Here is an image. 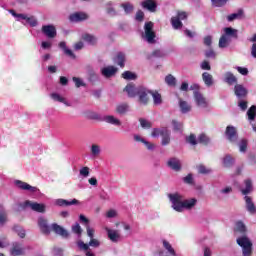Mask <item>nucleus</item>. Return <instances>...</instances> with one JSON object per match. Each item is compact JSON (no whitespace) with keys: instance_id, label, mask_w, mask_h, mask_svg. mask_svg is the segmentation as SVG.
<instances>
[{"instance_id":"obj_1","label":"nucleus","mask_w":256,"mask_h":256,"mask_svg":"<svg viewBox=\"0 0 256 256\" xmlns=\"http://www.w3.org/2000/svg\"><path fill=\"white\" fill-rule=\"evenodd\" d=\"M236 243L242 248V256L253 255V243L246 235L238 237Z\"/></svg>"},{"instance_id":"obj_2","label":"nucleus","mask_w":256,"mask_h":256,"mask_svg":"<svg viewBox=\"0 0 256 256\" xmlns=\"http://www.w3.org/2000/svg\"><path fill=\"white\" fill-rule=\"evenodd\" d=\"M168 199L171 203L172 209L178 213L183 212V195L178 192L168 194Z\"/></svg>"},{"instance_id":"obj_3","label":"nucleus","mask_w":256,"mask_h":256,"mask_svg":"<svg viewBox=\"0 0 256 256\" xmlns=\"http://www.w3.org/2000/svg\"><path fill=\"white\" fill-rule=\"evenodd\" d=\"M21 209H31L32 211H35L36 213H45L47 206L43 203H37L30 200H26L25 202H22L19 204Z\"/></svg>"},{"instance_id":"obj_4","label":"nucleus","mask_w":256,"mask_h":256,"mask_svg":"<svg viewBox=\"0 0 256 256\" xmlns=\"http://www.w3.org/2000/svg\"><path fill=\"white\" fill-rule=\"evenodd\" d=\"M12 17H15L16 21H26L30 27H37L38 22L35 16H29L27 14H18L15 10H10Z\"/></svg>"},{"instance_id":"obj_5","label":"nucleus","mask_w":256,"mask_h":256,"mask_svg":"<svg viewBox=\"0 0 256 256\" xmlns=\"http://www.w3.org/2000/svg\"><path fill=\"white\" fill-rule=\"evenodd\" d=\"M154 24L153 22H146L144 25V39L150 45L155 43V31H153Z\"/></svg>"},{"instance_id":"obj_6","label":"nucleus","mask_w":256,"mask_h":256,"mask_svg":"<svg viewBox=\"0 0 256 256\" xmlns=\"http://www.w3.org/2000/svg\"><path fill=\"white\" fill-rule=\"evenodd\" d=\"M29 247L23 246L22 243L14 242L10 248V255L12 256H23L27 253Z\"/></svg>"},{"instance_id":"obj_7","label":"nucleus","mask_w":256,"mask_h":256,"mask_svg":"<svg viewBox=\"0 0 256 256\" xmlns=\"http://www.w3.org/2000/svg\"><path fill=\"white\" fill-rule=\"evenodd\" d=\"M41 31L48 39H55L57 37V28L53 24L43 25Z\"/></svg>"},{"instance_id":"obj_8","label":"nucleus","mask_w":256,"mask_h":256,"mask_svg":"<svg viewBox=\"0 0 256 256\" xmlns=\"http://www.w3.org/2000/svg\"><path fill=\"white\" fill-rule=\"evenodd\" d=\"M225 135L230 143H237V139H239V134H237V128H235V126H227Z\"/></svg>"},{"instance_id":"obj_9","label":"nucleus","mask_w":256,"mask_h":256,"mask_svg":"<svg viewBox=\"0 0 256 256\" xmlns=\"http://www.w3.org/2000/svg\"><path fill=\"white\" fill-rule=\"evenodd\" d=\"M149 95H151V90L146 87L139 86L138 95L140 103L147 105L149 103Z\"/></svg>"},{"instance_id":"obj_10","label":"nucleus","mask_w":256,"mask_h":256,"mask_svg":"<svg viewBox=\"0 0 256 256\" xmlns=\"http://www.w3.org/2000/svg\"><path fill=\"white\" fill-rule=\"evenodd\" d=\"M194 101L199 109H207L209 107V102H207V99H205L203 94L198 91H194Z\"/></svg>"},{"instance_id":"obj_11","label":"nucleus","mask_w":256,"mask_h":256,"mask_svg":"<svg viewBox=\"0 0 256 256\" xmlns=\"http://www.w3.org/2000/svg\"><path fill=\"white\" fill-rule=\"evenodd\" d=\"M14 185L18 187V189H21V191H28L29 193H37L39 189L35 186H31L27 182H23L21 180H15Z\"/></svg>"},{"instance_id":"obj_12","label":"nucleus","mask_w":256,"mask_h":256,"mask_svg":"<svg viewBox=\"0 0 256 256\" xmlns=\"http://www.w3.org/2000/svg\"><path fill=\"white\" fill-rule=\"evenodd\" d=\"M234 95L237 97V99H247L249 90H247L243 84H236L234 86Z\"/></svg>"},{"instance_id":"obj_13","label":"nucleus","mask_w":256,"mask_h":256,"mask_svg":"<svg viewBox=\"0 0 256 256\" xmlns=\"http://www.w3.org/2000/svg\"><path fill=\"white\" fill-rule=\"evenodd\" d=\"M38 227L44 235H49L51 233V226H49V222H47L45 217L38 218Z\"/></svg>"},{"instance_id":"obj_14","label":"nucleus","mask_w":256,"mask_h":256,"mask_svg":"<svg viewBox=\"0 0 256 256\" xmlns=\"http://www.w3.org/2000/svg\"><path fill=\"white\" fill-rule=\"evenodd\" d=\"M105 231L108 235V239H110L112 243H118L119 240L121 239V233H119V230H113L109 227H106Z\"/></svg>"},{"instance_id":"obj_15","label":"nucleus","mask_w":256,"mask_h":256,"mask_svg":"<svg viewBox=\"0 0 256 256\" xmlns=\"http://www.w3.org/2000/svg\"><path fill=\"white\" fill-rule=\"evenodd\" d=\"M69 19L72 23H79L80 21H87L89 15L83 12H76L69 16Z\"/></svg>"},{"instance_id":"obj_16","label":"nucleus","mask_w":256,"mask_h":256,"mask_svg":"<svg viewBox=\"0 0 256 256\" xmlns=\"http://www.w3.org/2000/svg\"><path fill=\"white\" fill-rule=\"evenodd\" d=\"M81 202H79V200L77 199H72V200H65V199H56L55 200V205H57L58 207H69L71 205H80Z\"/></svg>"},{"instance_id":"obj_17","label":"nucleus","mask_w":256,"mask_h":256,"mask_svg":"<svg viewBox=\"0 0 256 256\" xmlns=\"http://www.w3.org/2000/svg\"><path fill=\"white\" fill-rule=\"evenodd\" d=\"M141 6L150 13L157 11V2H155V0H144L141 2Z\"/></svg>"},{"instance_id":"obj_18","label":"nucleus","mask_w":256,"mask_h":256,"mask_svg":"<svg viewBox=\"0 0 256 256\" xmlns=\"http://www.w3.org/2000/svg\"><path fill=\"white\" fill-rule=\"evenodd\" d=\"M51 227H52V231H54L56 235H60V237H63L64 239H67V237H69V232L62 226L54 223L52 224Z\"/></svg>"},{"instance_id":"obj_19","label":"nucleus","mask_w":256,"mask_h":256,"mask_svg":"<svg viewBox=\"0 0 256 256\" xmlns=\"http://www.w3.org/2000/svg\"><path fill=\"white\" fill-rule=\"evenodd\" d=\"M125 61H127V56L123 52H118L114 57V63L122 69L125 67Z\"/></svg>"},{"instance_id":"obj_20","label":"nucleus","mask_w":256,"mask_h":256,"mask_svg":"<svg viewBox=\"0 0 256 256\" xmlns=\"http://www.w3.org/2000/svg\"><path fill=\"white\" fill-rule=\"evenodd\" d=\"M244 200H245V203H246L247 211L250 212L251 215H255L256 207H255V203H253V199L249 196H245Z\"/></svg>"},{"instance_id":"obj_21","label":"nucleus","mask_w":256,"mask_h":256,"mask_svg":"<svg viewBox=\"0 0 256 256\" xmlns=\"http://www.w3.org/2000/svg\"><path fill=\"white\" fill-rule=\"evenodd\" d=\"M134 140L137 141L138 143H143V145H145L148 151H153V149H155V144L145 140L140 135H134Z\"/></svg>"},{"instance_id":"obj_22","label":"nucleus","mask_w":256,"mask_h":256,"mask_svg":"<svg viewBox=\"0 0 256 256\" xmlns=\"http://www.w3.org/2000/svg\"><path fill=\"white\" fill-rule=\"evenodd\" d=\"M101 73L106 78L113 77V75L117 73V67L115 66L104 67L102 68Z\"/></svg>"},{"instance_id":"obj_23","label":"nucleus","mask_w":256,"mask_h":256,"mask_svg":"<svg viewBox=\"0 0 256 256\" xmlns=\"http://www.w3.org/2000/svg\"><path fill=\"white\" fill-rule=\"evenodd\" d=\"M223 81L224 83H227V85H237V77L231 72H226L224 74Z\"/></svg>"},{"instance_id":"obj_24","label":"nucleus","mask_w":256,"mask_h":256,"mask_svg":"<svg viewBox=\"0 0 256 256\" xmlns=\"http://www.w3.org/2000/svg\"><path fill=\"white\" fill-rule=\"evenodd\" d=\"M168 167L173 171H181V161L177 158H171L168 160Z\"/></svg>"},{"instance_id":"obj_25","label":"nucleus","mask_w":256,"mask_h":256,"mask_svg":"<svg viewBox=\"0 0 256 256\" xmlns=\"http://www.w3.org/2000/svg\"><path fill=\"white\" fill-rule=\"evenodd\" d=\"M179 108L183 115H187V113H190L191 111V104L189 102L184 100H179Z\"/></svg>"},{"instance_id":"obj_26","label":"nucleus","mask_w":256,"mask_h":256,"mask_svg":"<svg viewBox=\"0 0 256 256\" xmlns=\"http://www.w3.org/2000/svg\"><path fill=\"white\" fill-rule=\"evenodd\" d=\"M77 245L79 249H81V251H85L86 256H95V253H93L91 249H89V244H85V242L80 240L77 242Z\"/></svg>"},{"instance_id":"obj_27","label":"nucleus","mask_w":256,"mask_h":256,"mask_svg":"<svg viewBox=\"0 0 256 256\" xmlns=\"http://www.w3.org/2000/svg\"><path fill=\"white\" fill-rule=\"evenodd\" d=\"M197 205V199L195 198H190L187 200H183L182 202V211L184 209H193Z\"/></svg>"},{"instance_id":"obj_28","label":"nucleus","mask_w":256,"mask_h":256,"mask_svg":"<svg viewBox=\"0 0 256 256\" xmlns=\"http://www.w3.org/2000/svg\"><path fill=\"white\" fill-rule=\"evenodd\" d=\"M202 80L204 82V85H206V87H212L214 83L213 75H211L209 72L202 73Z\"/></svg>"},{"instance_id":"obj_29","label":"nucleus","mask_w":256,"mask_h":256,"mask_svg":"<svg viewBox=\"0 0 256 256\" xmlns=\"http://www.w3.org/2000/svg\"><path fill=\"white\" fill-rule=\"evenodd\" d=\"M120 7L123 8L125 15H131L135 10V6L131 2H123L120 4Z\"/></svg>"},{"instance_id":"obj_30","label":"nucleus","mask_w":256,"mask_h":256,"mask_svg":"<svg viewBox=\"0 0 256 256\" xmlns=\"http://www.w3.org/2000/svg\"><path fill=\"white\" fill-rule=\"evenodd\" d=\"M125 91L128 93V97H137L139 94V86L135 87L134 85H127Z\"/></svg>"},{"instance_id":"obj_31","label":"nucleus","mask_w":256,"mask_h":256,"mask_svg":"<svg viewBox=\"0 0 256 256\" xmlns=\"http://www.w3.org/2000/svg\"><path fill=\"white\" fill-rule=\"evenodd\" d=\"M245 188L241 189L242 195H249L251 191H253V182L251 179H247L244 181Z\"/></svg>"},{"instance_id":"obj_32","label":"nucleus","mask_w":256,"mask_h":256,"mask_svg":"<svg viewBox=\"0 0 256 256\" xmlns=\"http://www.w3.org/2000/svg\"><path fill=\"white\" fill-rule=\"evenodd\" d=\"M59 47L64 51L65 55L71 57V59H75V54L73 53V50L67 48V43L65 41L60 42Z\"/></svg>"},{"instance_id":"obj_33","label":"nucleus","mask_w":256,"mask_h":256,"mask_svg":"<svg viewBox=\"0 0 256 256\" xmlns=\"http://www.w3.org/2000/svg\"><path fill=\"white\" fill-rule=\"evenodd\" d=\"M150 95L153 98L154 105H161V103H163V98L157 90H151Z\"/></svg>"},{"instance_id":"obj_34","label":"nucleus","mask_w":256,"mask_h":256,"mask_svg":"<svg viewBox=\"0 0 256 256\" xmlns=\"http://www.w3.org/2000/svg\"><path fill=\"white\" fill-rule=\"evenodd\" d=\"M223 166L227 169H231L233 165H235V158L231 157V155H226L222 160Z\"/></svg>"},{"instance_id":"obj_35","label":"nucleus","mask_w":256,"mask_h":256,"mask_svg":"<svg viewBox=\"0 0 256 256\" xmlns=\"http://www.w3.org/2000/svg\"><path fill=\"white\" fill-rule=\"evenodd\" d=\"M244 15H245V12L243 11V9H239L237 12L228 15L227 21L231 22V21H235V19H241L242 17H244Z\"/></svg>"},{"instance_id":"obj_36","label":"nucleus","mask_w":256,"mask_h":256,"mask_svg":"<svg viewBox=\"0 0 256 256\" xmlns=\"http://www.w3.org/2000/svg\"><path fill=\"white\" fill-rule=\"evenodd\" d=\"M105 123H109L110 125H116L119 127L121 125V120L115 118L113 115L104 116Z\"/></svg>"},{"instance_id":"obj_37","label":"nucleus","mask_w":256,"mask_h":256,"mask_svg":"<svg viewBox=\"0 0 256 256\" xmlns=\"http://www.w3.org/2000/svg\"><path fill=\"white\" fill-rule=\"evenodd\" d=\"M116 113H118V115H125V113H129V104L127 103L118 104L116 106Z\"/></svg>"},{"instance_id":"obj_38","label":"nucleus","mask_w":256,"mask_h":256,"mask_svg":"<svg viewBox=\"0 0 256 256\" xmlns=\"http://www.w3.org/2000/svg\"><path fill=\"white\" fill-rule=\"evenodd\" d=\"M235 232L241 233V235H245V233H247V226H245V223H243V221L236 222Z\"/></svg>"},{"instance_id":"obj_39","label":"nucleus","mask_w":256,"mask_h":256,"mask_svg":"<svg viewBox=\"0 0 256 256\" xmlns=\"http://www.w3.org/2000/svg\"><path fill=\"white\" fill-rule=\"evenodd\" d=\"M106 13L110 15V17H117L118 13L115 7H113V2L110 1L106 3Z\"/></svg>"},{"instance_id":"obj_40","label":"nucleus","mask_w":256,"mask_h":256,"mask_svg":"<svg viewBox=\"0 0 256 256\" xmlns=\"http://www.w3.org/2000/svg\"><path fill=\"white\" fill-rule=\"evenodd\" d=\"M152 57L156 59H163V57H167V52H165V50L162 49H156L151 53L150 58Z\"/></svg>"},{"instance_id":"obj_41","label":"nucleus","mask_w":256,"mask_h":256,"mask_svg":"<svg viewBox=\"0 0 256 256\" xmlns=\"http://www.w3.org/2000/svg\"><path fill=\"white\" fill-rule=\"evenodd\" d=\"M83 41H86V43H89V45H96L97 44V37L91 35V34H84L82 36Z\"/></svg>"},{"instance_id":"obj_42","label":"nucleus","mask_w":256,"mask_h":256,"mask_svg":"<svg viewBox=\"0 0 256 256\" xmlns=\"http://www.w3.org/2000/svg\"><path fill=\"white\" fill-rule=\"evenodd\" d=\"M229 43H231V38L224 36L223 34L219 40L220 49H225V47H228Z\"/></svg>"},{"instance_id":"obj_43","label":"nucleus","mask_w":256,"mask_h":256,"mask_svg":"<svg viewBox=\"0 0 256 256\" xmlns=\"http://www.w3.org/2000/svg\"><path fill=\"white\" fill-rule=\"evenodd\" d=\"M224 36L229 37V39H231V37L237 38V30L231 27H226L224 28Z\"/></svg>"},{"instance_id":"obj_44","label":"nucleus","mask_w":256,"mask_h":256,"mask_svg":"<svg viewBox=\"0 0 256 256\" xmlns=\"http://www.w3.org/2000/svg\"><path fill=\"white\" fill-rule=\"evenodd\" d=\"M165 83L169 87H175V85H177V79L173 75L169 74L165 77Z\"/></svg>"},{"instance_id":"obj_45","label":"nucleus","mask_w":256,"mask_h":256,"mask_svg":"<svg viewBox=\"0 0 256 256\" xmlns=\"http://www.w3.org/2000/svg\"><path fill=\"white\" fill-rule=\"evenodd\" d=\"M92 157H99L101 155V146L93 144L90 148Z\"/></svg>"},{"instance_id":"obj_46","label":"nucleus","mask_w":256,"mask_h":256,"mask_svg":"<svg viewBox=\"0 0 256 256\" xmlns=\"http://www.w3.org/2000/svg\"><path fill=\"white\" fill-rule=\"evenodd\" d=\"M169 143H171V133L166 129L162 135V145H169Z\"/></svg>"},{"instance_id":"obj_47","label":"nucleus","mask_w":256,"mask_h":256,"mask_svg":"<svg viewBox=\"0 0 256 256\" xmlns=\"http://www.w3.org/2000/svg\"><path fill=\"white\" fill-rule=\"evenodd\" d=\"M197 141L198 143H202V145H209V143H211V138L205 134H200Z\"/></svg>"},{"instance_id":"obj_48","label":"nucleus","mask_w":256,"mask_h":256,"mask_svg":"<svg viewBox=\"0 0 256 256\" xmlns=\"http://www.w3.org/2000/svg\"><path fill=\"white\" fill-rule=\"evenodd\" d=\"M198 173L201 175H209V173H213V170L211 168H207L205 165L200 164L198 167Z\"/></svg>"},{"instance_id":"obj_49","label":"nucleus","mask_w":256,"mask_h":256,"mask_svg":"<svg viewBox=\"0 0 256 256\" xmlns=\"http://www.w3.org/2000/svg\"><path fill=\"white\" fill-rule=\"evenodd\" d=\"M123 79H126V81H135L137 79V75L131 71H125L122 74Z\"/></svg>"},{"instance_id":"obj_50","label":"nucleus","mask_w":256,"mask_h":256,"mask_svg":"<svg viewBox=\"0 0 256 256\" xmlns=\"http://www.w3.org/2000/svg\"><path fill=\"white\" fill-rule=\"evenodd\" d=\"M7 222V212H5V208L0 204V225H5Z\"/></svg>"},{"instance_id":"obj_51","label":"nucleus","mask_w":256,"mask_h":256,"mask_svg":"<svg viewBox=\"0 0 256 256\" xmlns=\"http://www.w3.org/2000/svg\"><path fill=\"white\" fill-rule=\"evenodd\" d=\"M247 115H248L249 121H255V117H256V106L255 105L251 106L248 109Z\"/></svg>"},{"instance_id":"obj_52","label":"nucleus","mask_w":256,"mask_h":256,"mask_svg":"<svg viewBox=\"0 0 256 256\" xmlns=\"http://www.w3.org/2000/svg\"><path fill=\"white\" fill-rule=\"evenodd\" d=\"M171 23H172L173 29H181V27H183V22H181V20L177 17H172Z\"/></svg>"},{"instance_id":"obj_53","label":"nucleus","mask_w":256,"mask_h":256,"mask_svg":"<svg viewBox=\"0 0 256 256\" xmlns=\"http://www.w3.org/2000/svg\"><path fill=\"white\" fill-rule=\"evenodd\" d=\"M50 98L52 99V101H55L58 103H62L63 99H65L63 96H61V94H59L57 92L51 93Z\"/></svg>"},{"instance_id":"obj_54","label":"nucleus","mask_w":256,"mask_h":256,"mask_svg":"<svg viewBox=\"0 0 256 256\" xmlns=\"http://www.w3.org/2000/svg\"><path fill=\"white\" fill-rule=\"evenodd\" d=\"M183 182L186 185H195V179L193 178V174H188L186 177H184Z\"/></svg>"},{"instance_id":"obj_55","label":"nucleus","mask_w":256,"mask_h":256,"mask_svg":"<svg viewBox=\"0 0 256 256\" xmlns=\"http://www.w3.org/2000/svg\"><path fill=\"white\" fill-rule=\"evenodd\" d=\"M14 231L18 234L20 239H25V229L21 226H14Z\"/></svg>"},{"instance_id":"obj_56","label":"nucleus","mask_w":256,"mask_h":256,"mask_svg":"<svg viewBox=\"0 0 256 256\" xmlns=\"http://www.w3.org/2000/svg\"><path fill=\"white\" fill-rule=\"evenodd\" d=\"M79 173L81 177H84V179H87V177H89L90 175V169L89 167L84 166L80 169Z\"/></svg>"},{"instance_id":"obj_57","label":"nucleus","mask_w":256,"mask_h":256,"mask_svg":"<svg viewBox=\"0 0 256 256\" xmlns=\"http://www.w3.org/2000/svg\"><path fill=\"white\" fill-rule=\"evenodd\" d=\"M238 147H239L240 153H245V151H247V140L242 139L239 142Z\"/></svg>"},{"instance_id":"obj_58","label":"nucleus","mask_w":256,"mask_h":256,"mask_svg":"<svg viewBox=\"0 0 256 256\" xmlns=\"http://www.w3.org/2000/svg\"><path fill=\"white\" fill-rule=\"evenodd\" d=\"M167 130V128H162V129H159V128H155L153 131H152V137H162L163 133Z\"/></svg>"},{"instance_id":"obj_59","label":"nucleus","mask_w":256,"mask_h":256,"mask_svg":"<svg viewBox=\"0 0 256 256\" xmlns=\"http://www.w3.org/2000/svg\"><path fill=\"white\" fill-rule=\"evenodd\" d=\"M238 107L241 109V111H247V100L244 99H238Z\"/></svg>"},{"instance_id":"obj_60","label":"nucleus","mask_w":256,"mask_h":256,"mask_svg":"<svg viewBox=\"0 0 256 256\" xmlns=\"http://www.w3.org/2000/svg\"><path fill=\"white\" fill-rule=\"evenodd\" d=\"M106 217L107 219H115L117 217V210L115 209H110L106 212Z\"/></svg>"},{"instance_id":"obj_61","label":"nucleus","mask_w":256,"mask_h":256,"mask_svg":"<svg viewBox=\"0 0 256 256\" xmlns=\"http://www.w3.org/2000/svg\"><path fill=\"white\" fill-rule=\"evenodd\" d=\"M72 231L73 233L79 236L83 233V229H81V226L79 225V223H76L74 226H72Z\"/></svg>"},{"instance_id":"obj_62","label":"nucleus","mask_w":256,"mask_h":256,"mask_svg":"<svg viewBox=\"0 0 256 256\" xmlns=\"http://www.w3.org/2000/svg\"><path fill=\"white\" fill-rule=\"evenodd\" d=\"M187 143H190V145H197V137H195L194 134H191L189 137L186 138Z\"/></svg>"},{"instance_id":"obj_63","label":"nucleus","mask_w":256,"mask_h":256,"mask_svg":"<svg viewBox=\"0 0 256 256\" xmlns=\"http://www.w3.org/2000/svg\"><path fill=\"white\" fill-rule=\"evenodd\" d=\"M51 47H53V43H51V41H42L41 42V49L49 50V49H51Z\"/></svg>"},{"instance_id":"obj_64","label":"nucleus","mask_w":256,"mask_h":256,"mask_svg":"<svg viewBox=\"0 0 256 256\" xmlns=\"http://www.w3.org/2000/svg\"><path fill=\"white\" fill-rule=\"evenodd\" d=\"M211 2L214 7H223L227 3V0H211Z\"/></svg>"}]
</instances>
